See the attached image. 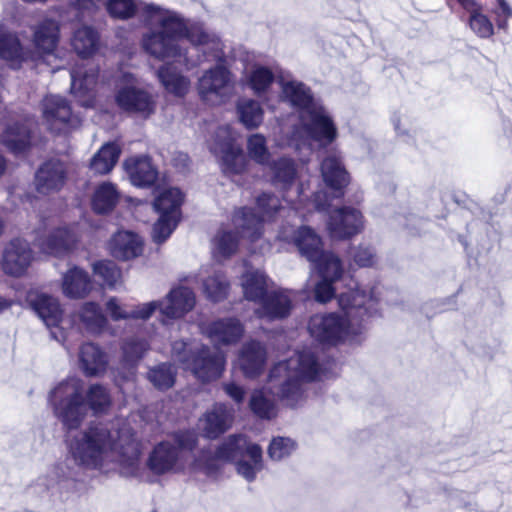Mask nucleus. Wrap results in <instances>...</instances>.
Segmentation results:
<instances>
[{"label": "nucleus", "instance_id": "32", "mask_svg": "<svg viewBox=\"0 0 512 512\" xmlns=\"http://www.w3.org/2000/svg\"><path fill=\"white\" fill-rule=\"evenodd\" d=\"M80 367L86 376H98L106 371V354L95 344L85 343L79 351Z\"/></svg>", "mask_w": 512, "mask_h": 512}, {"label": "nucleus", "instance_id": "47", "mask_svg": "<svg viewBox=\"0 0 512 512\" xmlns=\"http://www.w3.org/2000/svg\"><path fill=\"white\" fill-rule=\"evenodd\" d=\"M95 276L100 277L110 289H115L121 284V270L109 260L95 262L92 266Z\"/></svg>", "mask_w": 512, "mask_h": 512}, {"label": "nucleus", "instance_id": "51", "mask_svg": "<svg viewBox=\"0 0 512 512\" xmlns=\"http://www.w3.org/2000/svg\"><path fill=\"white\" fill-rule=\"evenodd\" d=\"M228 283L224 276L215 275L207 279L204 283V289L207 296L213 301H218L226 296Z\"/></svg>", "mask_w": 512, "mask_h": 512}, {"label": "nucleus", "instance_id": "12", "mask_svg": "<svg viewBox=\"0 0 512 512\" xmlns=\"http://www.w3.org/2000/svg\"><path fill=\"white\" fill-rule=\"evenodd\" d=\"M122 81L124 85L115 94V101L118 107L124 111L137 113L144 117L152 114L155 109V101L152 95L134 85L136 80L132 74H123Z\"/></svg>", "mask_w": 512, "mask_h": 512}, {"label": "nucleus", "instance_id": "34", "mask_svg": "<svg viewBox=\"0 0 512 512\" xmlns=\"http://www.w3.org/2000/svg\"><path fill=\"white\" fill-rule=\"evenodd\" d=\"M274 79L273 72L268 67L259 64L246 67L244 72L245 84L257 96H262L267 92Z\"/></svg>", "mask_w": 512, "mask_h": 512}, {"label": "nucleus", "instance_id": "20", "mask_svg": "<svg viewBox=\"0 0 512 512\" xmlns=\"http://www.w3.org/2000/svg\"><path fill=\"white\" fill-rule=\"evenodd\" d=\"M108 250L118 260H131L142 254L143 240L132 231L119 230L109 240Z\"/></svg>", "mask_w": 512, "mask_h": 512}, {"label": "nucleus", "instance_id": "26", "mask_svg": "<svg viewBox=\"0 0 512 512\" xmlns=\"http://www.w3.org/2000/svg\"><path fill=\"white\" fill-rule=\"evenodd\" d=\"M124 168L135 186H150L157 179V170L148 156H132L125 160Z\"/></svg>", "mask_w": 512, "mask_h": 512}, {"label": "nucleus", "instance_id": "59", "mask_svg": "<svg viewBox=\"0 0 512 512\" xmlns=\"http://www.w3.org/2000/svg\"><path fill=\"white\" fill-rule=\"evenodd\" d=\"M172 352L175 355H190L192 354L191 346L184 341H175L172 345Z\"/></svg>", "mask_w": 512, "mask_h": 512}, {"label": "nucleus", "instance_id": "2", "mask_svg": "<svg viewBox=\"0 0 512 512\" xmlns=\"http://www.w3.org/2000/svg\"><path fill=\"white\" fill-rule=\"evenodd\" d=\"M147 20L155 29L142 37V48L151 57L160 61H171L162 66L158 78L165 89L177 96L184 95L189 81L173 65L187 66L188 27L185 20L175 11L154 4L144 8Z\"/></svg>", "mask_w": 512, "mask_h": 512}, {"label": "nucleus", "instance_id": "4", "mask_svg": "<svg viewBox=\"0 0 512 512\" xmlns=\"http://www.w3.org/2000/svg\"><path fill=\"white\" fill-rule=\"evenodd\" d=\"M341 315H314L309 332L316 340L328 344H360L365 339V320L373 312L375 297L359 288L343 292L338 297Z\"/></svg>", "mask_w": 512, "mask_h": 512}, {"label": "nucleus", "instance_id": "28", "mask_svg": "<svg viewBox=\"0 0 512 512\" xmlns=\"http://www.w3.org/2000/svg\"><path fill=\"white\" fill-rule=\"evenodd\" d=\"M76 240L73 229L60 227L51 230L45 238H39L37 245L43 253L58 256L69 250Z\"/></svg>", "mask_w": 512, "mask_h": 512}, {"label": "nucleus", "instance_id": "45", "mask_svg": "<svg viewBox=\"0 0 512 512\" xmlns=\"http://www.w3.org/2000/svg\"><path fill=\"white\" fill-rule=\"evenodd\" d=\"M203 366L201 368H194V375L201 378L203 381H209L220 377L224 369V357L221 353H215L212 356L202 359ZM198 366V360L194 358V367Z\"/></svg>", "mask_w": 512, "mask_h": 512}, {"label": "nucleus", "instance_id": "21", "mask_svg": "<svg viewBox=\"0 0 512 512\" xmlns=\"http://www.w3.org/2000/svg\"><path fill=\"white\" fill-rule=\"evenodd\" d=\"M191 300V287L188 284H179L161 301V314L169 319L181 318L190 311Z\"/></svg>", "mask_w": 512, "mask_h": 512}, {"label": "nucleus", "instance_id": "13", "mask_svg": "<svg viewBox=\"0 0 512 512\" xmlns=\"http://www.w3.org/2000/svg\"><path fill=\"white\" fill-rule=\"evenodd\" d=\"M278 239L287 243H293L300 254L314 265H318L325 255H333L324 252L320 236L310 227L301 226L297 230L292 227H284L278 234Z\"/></svg>", "mask_w": 512, "mask_h": 512}, {"label": "nucleus", "instance_id": "15", "mask_svg": "<svg viewBox=\"0 0 512 512\" xmlns=\"http://www.w3.org/2000/svg\"><path fill=\"white\" fill-rule=\"evenodd\" d=\"M43 118L48 128L55 133H66L80 123L79 118L72 114L67 101L57 95L47 96L43 100Z\"/></svg>", "mask_w": 512, "mask_h": 512}, {"label": "nucleus", "instance_id": "58", "mask_svg": "<svg viewBox=\"0 0 512 512\" xmlns=\"http://www.w3.org/2000/svg\"><path fill=\"white\" fill-rule=\"evenodd\" d=\"M225 391L236 402H241L244 398V390L233 383L227 384L225 386Z\"/></svg>", "mask_w": 512, "mask_h": 512}, {"label": "nucleus", "instance_id": "50", "mask_svg": "<svg viewBox=\"0 0 512 512\" xmlns=\"http://www.w3.org/2000/svg\"><path fill=\"white\" fill-rule=\"evenodd\" d=\"M149 381L160 390H167L173 386L175 371L171 365L161 364L148 372Z\"/></svg>", "mask_w": 512, "mask_h": 512}, {"label": "nucleus", "instance_id": "16", "mask_svg": "<svg viewBox=\"0 0 512 512\" xmlns=\"http://www.w3.org/2000/svg\"><path fill=\"white\" fill-rule=\"evenodd\" d=\"M27 301L45 325L51 329V336L57 341H63L64 333L58 328L63 318V310L58 299L44 293L30 292Z\"/></svg>", "mask_w": 512, "mask_h": 512}, {"label": "nucleus", "instance_id": "10", "mask_svg": "<svg viewBox=\"0 0 512 512\" xmlns=\"http://www.w3.org/2000/svg\"><path fill=\"white\" fill-rule=\"evenodd\" d=\"M280 207L277 197L263 194L257 199V210L261 215H256L251 208L237 210L232 218L233 226L237 234L247 238L250 242H256L262 235L263 223L270 219Z\"/></svg>", "mask_w": 512, "mask_h": 512}, {"label": "nucleus", "instance_id": "37", "mask_svg": "<svg viewBox=\"0 0 512 512\" xmlns=\"http://www.w3.org/2000/svg\"><path fill=\"white\" fill-rule=\"evenodd\" d=\"M237 115L239 121L247 129L258 128L264 120V110L260 102L250 99L242 98L237 102L236 105Z\"/></svg>", "mask_w": 512, "mask_h": 512}, {"label": "nucleus", "instance_id": "61", "mask_svg": "<svg viewBox=\"0 0 512 512\" xmlns=\"http://www.w3.org/2000/svg\"><path fill=\"white\" fill-rule=\"evenodd\" d=\"M392 122L394 125V128L398 134H405L408 131V124L409 121L407 118H402L400 116L395 115L392 118Z\"/></svg>", "mask_w": 512, "mask_h": 512}, {"label": "nucleus", "instance_id": "24", "mask_svg": "<svg viewBox=\"0 0 512 512\" xmlns=\"http://www.w3.org/2000/svg\"><path fill=\"white\" fill-rule=\"evenodd\" d=\"M59 40V25L56 21L45 19L34 28L33 44L39 57L54 53Z\"/></svg>", "mask_w": 512, "mask_h": 512}, {"label": "nucleus", "instance_id": "62", "mask_svg": "<svg viewBox=\"0 0 512 512\" xmlns=\"http://www.w3.org/2000/svg\"><path fill=\"white\" fill-rule=\"evenodd\" d=\"M12 305V301L0 296V313L4 310L10 308Z\"/></svg>", "mask_w": 512, "mask_h": 512}, {"label": "nucleus", "instance_id": "40", "mask_svg": "<svg viewBox=\"0 0 512 512\" xmlns=\"http://www.w3.org/2000/svg\"><path fill=\"white\" fill-rule=\"evenodd\" d=\"M121 149L114 143H106L91 160V169L98 174L109 173L118 161Z\"/></svg>", "mask_w": 512, "mask_h": 512}, {"label": "nucleus", "instance_id": "56", "mask_svg": "<svg viewBox=\"0 0 512 512\" xmlns=\"http://www.w3.org/2000/svg\"><path fill=\"white\" fill-rule=\"evenodd\" d=\"M156 309L161 311V301H152L132 307L131 319L146 320L152 316Z\"/></svg>", "mask_w": 512, "mask_h": 512}, {"label": "nucleus", "instance_id": "52", "mask_svg": "<svg viewBox=\"0 0 512 512\" xmlns=\"http://www.w3.org/2000/svg\"><path fill=\"white\" fill-rule=\"evenodd\" d=\"M376 262V254L370 246L361 244L352 253V263L358 267H372Z\"/></svg>", "mask_w": 512, "mask_h": 512}, {"label": "nucleus", "instance_id": "55", "mask_svg": "<svg viewBox=\"0 0 512 512\" xmlns=\"http://www.w3.org/2000/svg\"><path fill=\"white\" fill-rule=\"evenodd\" d=\"M496 25L499 29L506 31L508 21L512 18V7L506 0H497V7L493 10Z\"/></svg>", "mask_w": 512, "mask_h": 512}, {"label": "nucleus", "instance_id": "23", "mask_svg": "<svg viewBox=\"0 0 512 512\" xmlns=\"http://www.w3.org/2000/svg\"><path fill=\"white\" fill-rule=\"evenodd\" d=\"M321 174L326 186L336 197L344 193V188L349 183V176L341 159L335 155H328L321 164Z\"/></svg>", "mask_w": 512, "mask_h": 512}, {"label": "nucleus", "instance_id": "48", "mask_svg": "<svg viewBox=\"0 0 512 512\" xmlns=\"http://www.w3.org/2000/svg\"><path fill=\"white\" fill-rule=\"evenodd\" d=\"M297 449V443L289 437H274L268 447V455L273 461H281L291 456Z\"/></svg>", "mask_w": 512, "mask_h": 512}, {"label": "nucleus", "instance_id": "25", "mask_svg": "<svg viewBox=\"0 0 512 512\" xmlns=\"http://www.w3.org/2000/svg\"><path fill=\"white\" fill-rule=\"evenodd\" d=\"M64 177L65 170L61 162H46L36 173V189L41 194H49L58 191L64 184Z\"/></svg>", "mask_w": 512, "mask_h": 512}, {"label": "nucleus", "instance_id": "3", "mask_svg": "<svg viewBox=\"0 0 512 512\" xmlns=\"http://www.w3.org/2000/svg\"><path fill=\"white\" fill-rule=\"evenodd\" d=\"M277 82L281 89L280 99L298 113V125H294L292 135L276 139L277 146H293L301 151L332 143L337 137L335 123L322 103L312 97L309 88L290 77L281 76Z\"/></svg>", "mask_w": 512, "mask_h": 512}, {"label": "nucleus", "instance_id": "5", "mask_svg": "<svg viewBox=\"0 0 512 512\" xmlns=\"http://www.w3.org/2000/svg\"><path fill=\"white\" fill-rule=\"evenodd\" d=\"M55 416L71 431L78 429L90 409L94 415L105 414L112 405L109 390L101 384H92L84 391L83 381L76 377L60 382L50 393Z\"/></svg>", "mask_w": 512, "mask_h": 512}, {"label": "nucleus", "instance_id": "44", "mask_svg": "<svg viewBox=\"0 0 512 512\" xmlns=\"http://www.w3.org/2000/svg\"><path fill=\"white\" fill-rule=\"evenodd\" d=\"M118 200L116 188L111 183H103L94 193L92 206L96 213L104 214L113 209Z\"/></svg>", "mask_w": 512, "mask_h": 512}, {"label": "nucleus", "instance_id": "9", "mask_svg": "<svg viewBox=\"0 0 512 512\" xmlns=\"http://www.w3.org/2000/svg\"><path fill=\"white\" fill-rule=\"evenodd\" d=\"M183 200L184 196L178 188H163L156 192L152 202L153 209L158 214L152 230L155 242L162 243L172 234L181 218Z\"/></svg>", "mask_w": 512, "mask_h": 512}, {"label": "nucleus", "instance_id": "29", "mask_svg": "<svg viewBox=\"0 0 512 512\" xmlns=\"http://www.w3.org/2000/svg\"><path fill=\"white\" fill-rule=\"evenodd\" d=\"M201 329L213 342L222 344L238 341L244 332L243 326L235 318L219 320L208 326H202Z\"/></svg>", "mask_w": 512, "mask_h": 512}, {"label": "nucleus", "instance_id": "18", "mask_svg": "<svg viewBox=\"0 0 512 512\" xmlns=\"http://www.w3.org/2000/svg\"><path fill=\"white\" fill-rule=\"evenodd\" d=\"M34 257L27 241L16 238L11 240L5 247L2 257V268L11 276L23 275Z\"/></svg>", "mask_w": 512, "mask_h": 512}, {"label": "nucleus", "instance_id": "36", "mask_svg": "<svg viewBox=\"0 0 512 512\" xmlns=\"http://www.w3.org/2000/svg\"><path fill=\"white\" fill-rule=\"evenodd\" d=\"M98 70L91 66L86 67L83 63L80 67L71 71V91L77 97L89 94L97 85Z\"/></svg>", "mask_w": 512, "mask_h": 512}, {"label": "nucleus", "instance_id": "39", "mask_svg": "<svg viewBox=\"0 0 512 512\" xmlns=\"http://www.w3.org/2000/svg\"><path fill=\"white\" fill-rule=\"evenodd\" d=\"M232 416L230 412L223 406H217L214 411L207 413L200 423L207 437H216L224 432L231 424Z\"/></svg>", "mask_w": 512, "mask_h": 512}, {"label": "nucleus", "instance_id": "7", "mask_svg": "<svg viewBox=\"0 0 512 512\" xmlns=\"http://www.w3.org/2000/svg\"><path fill=\"white\" fill-rule=\"evenodd\" d=\"M245 272L241 276V287L244 297L260 304L256 314L260 318L269 320L283 318L290 313L293 293L286 290H278L267 294V278L258 269H254L244 262Z\"/></svg>", "mask_w": 512, "mask_h": 512}, {"label": "nucleus", "instance_id": "42", "mask_svg": "<svg viewBox=\"0 0 512 512\" xmlns=\"http://www.w3.org/2000/svg\"><path fill=\"white\" fill-rule=\"evenodd\" d=\"M273 181L276 186L289 190L297 178V170L292 160L281 158L271 166Z\"/></svg>", "mask_w": 512, "mask_h": 512}, {"label": "nucleus", "instance_id": "57", "mask_svg": "<svg viewBox=\"0 0 512 512\" xmlns=\"http://www.w3.org/2000/svg\"><path fill=\"white\" fill-rule=\"evenodd\" d=\"M295 193L296 195L298 196L299 198V202L298 204L294 205L293 209L298 212V213H301V216L303 218H305V214L301 212V209L303 208H307L309 211H310V207H313L315 210H324L326 209V204L325 203H322L319 198H320V195L317 194L315 195V198L313 201H307V203H304V199H303V188L302 187H298L296 190H295Z\"/></svg>", "mask_w": 512, "mask_h": 512}, {"label": "nucleus", "instance_id": "60", "mask_svg": "<svg viewBox=\"0 0 512 512\" xmlns=\"http://www.w3.org/2000/svg\"><path fill=\"white\" fill-rule=\"evenodd\" d=\"M64 475V469L61 465L53 467L48 473V477L51 479L48 487L58 483L64 477Z\"/></svg>", "mask_w": 512, "mask_h": 512}, {"label": "nucleus", "instance_id": "22", "mask_svg": "<svg viewBox=\"0 0 512 512\" xmlns=\"http://www.w3.org/2000/svg\"><path fill=\"white\" fill-rule=\"evenodd\" d=\"M267 353L264 346L256 341L246 343L240 351L237 366L246 377H257L264 369Z\"/></svg>", "mask_w": 512, "mask_h": 512}, {"label": "nucleus", "instance_id": "19", "mask_svg": "<svg viewBox=\"0 0 512 512\" xmlns=\"http://www.w3.org/2000/svg\"><path fill=\"white\" fill-rule=\"evenodd\" d=\"M315 267L322 278L315 287V298L318 302L326 303L334 294L332 283L342 275L341 261L335 255H325Z\"/></svg>", "mask_w": 512, "mask_h": 512}, {"label": "nucleus", "instance_id": "63", "mask_svg": "<svg viewBox=\"0 0 512 512\" xmlns=\"http://www.w3.org/2000/svg\"><path fill=\"white\" fill-rule=\"evenodd\" d=\"M78 7L81 8V9H86V8H89V6H95L94 2L89 0V1H82V0H78V3H77Z\"/></svg>", "mask_w": 512, "mask_h": 512}, {"label": "nucleus", "instance_id": "1", "mask_svg": "<svg viewBox=\"0 0 512 512\" xmlns=\"http://www.w3.org/2000/svg\"><path fill=\"white\" fill-rule=\"evenodd\" d=\"M67 441L71 456L80 465L104 469L117 462L124 475H140V444L123 419L92 423L85 430L70 435Z\"/></svg>", "mask_w": 512, "mask_h": 512}, {"label": "nucleus", "instance_id": "30", "mask_svg": "<svg viewBox=\"0 0 512 512\" xmlns=\"http://www.w3.org/2000/svg\"><path fill=\"white\" fill-rule=\"evenodd\" d=\"M6 114L0 113V128H3L1 143L11 152L18 154L23 152L30 143V131L27 124L18 126V123L4 122Z\"/></svg>", "mask_w": 512, "mask_h": 512}, {"label": "nucleus", "instance_id": "35", "mask_svg": "<svg viewBox=\"0 0 512 512\" xmlns=\"http://www.w3.org/2000/svg\"><path fill=\"white\" fill-rule=\"evenodd\" d=\"M80 325L90 333H100L107 325V319L99 304L95 302L84 303L77 313Z\"/></svg>", "mask_w": 512, "mask_h": 512}, {"label": "nucleus", "instance_id": "64", "mask_svg": "<svg viewBox=\"0 0 512 512\" xmlns=\"http://www.w3.org/2000/svg\"><path fill=\"white\" fill-rule=\"evenodd\" d=\"M6 168V162L4 158L0 155V175H2Z\"/></svg>", "mask_w": 512, "mask_h": 512}, {"label": "nucleus", "instance_id": "33", "mask_svg": "<svg viewBox=\"0 0 512 512\" xmlns=\"http://www.w3.org/2000/svg\"><path fill=\"white\" fill-rule=\"evenodd\" d=\"M202 53L205 59L222 57L221 43L215 34L206 31L203 26L194 25V55Z\"/></svg>", "mask_w": 512, "mask_h": 512}, {"label": "nucleus", "instance_id": "53", "mask_svg": "<svg viewBox=\"0 0 512 512\" xmlns=\"http://www.w3.org/2000/svg\"><path fill=\"white\" fill-rule=\"evenodd\" d=\"M148 344L143 340L132 339L124 343L123 355L128 363H133L139 360L147 351Z\"/></svg>", "mask_w": 512, "mask_h": 512}, {"label": "nucleus", "instance_id": "43", "mask_svg": "<svg viewBox=\"0 0 512 512\" xmlns=\"http://www.w3.org/2000/svg\"><path fill=\"white\" fill-rule=\"evenodd\" d=\"M247 156L259 165H270L271 153L266 137L260 133L251 134L246 141Z\"/></svg>", "mask_w": 512, "mask_h": 512}, {"label": "nucleus", "instance_id": "49", "mask_svg": "<svg viewBox=\"0 0 512 512\" xmlns=\"http://www.w3.org/2000/svg\"><path fill=\"white\" fill-rule=\"evenodd\" d=\"M238 238L230 231H221L214 239L213 253L217 258H226L236 252Z\"/></svg>", "mask_w": 512, "mask_h": 512}, {"label": "nucleus", "instance_id": "14", "mask_svg": "<svg viewBox=\"0 0 512 512\" xmlns=\"http://www.w3.org/2000/svg\"><path fill=\"white\" fill-rule=\"evenodd\" d=\"M191 449L190 435H177L174 443L164 441L152 450L147 465L155 474L171 471L179 461L183 450Z\"/></svg>", "mask_w": 512, "mask_h": 512}, {"label": "nucleus", "instance_id": "54", "mask_svg": "<svg viewBox=\"0 0 512 512\" xmlns=\"http://www.w3.org/2000/svg\"><path fill=\"white\" fill-rule=\"evenodd\" d=\"M106 311L114 321L131 319L132 307L121 304L119 299L111 297L106 302Z\"/></svg>", "mask_w": 512, "mask_h": 512}, {"label": "nucleus", "instance_id": "11", "mask_svg": "<svg viewBox=\"0 0 512 512\" xmlns=\"http://www.w3.org/2000/svg\"><path fill=\"white\" fill-rule=\"evenodd\" d=\"M238 133L229 126L220 127L211 146L212 152L220 159L224 173L240 174L246 169L247 160L239 144Z\"/></svg>", "mask_w": 512, "mask_h": 512}, {"label": "nucleus", "instance_id": "17", "mask_svg": "<svg viewBox=\"0 0 512 512\" xmlns=\"http://www.w3.org/2000/svg\"><path fill=\"white\" fill-rule=\"evenodd\" d=\"M364 229L362 213L353 207L334 209L327 222V230L333 239H346Z\"/></svg>", "mask_w": 512, "mask_h": 512}, {"label": "nucleus", "instance_id": "6", "mask_svg": "<svg viewBox=\"0 0 512 512\" xmlns=\"http://www.w3.org/2000/svg\"><path fill=\"white\" fill-rule=\"evenodd\" d=\"M321 377V370L310 351L295 354L286 361L278 362L269 373L268 389L287 406L296 407L304 401L303 383Z\"/></svg>", "mask_w": 512, "mask_h": 512}, {"label": "nucleus", "instance_id": "8", "mask_svg": "<svg viewBox=\"0 0 512 512\" xmlns=\"http://www.w3.org/2000/svg\"><path fill=\"white\" fill-rule=\"evenodd\" d=\"M215 458L220 461H233L236 470L244 479L251 482L263 467L262 449L250 443L244 436H230L216 450Z\"/></svg>", "mask_w": 512, "mask_h": 512}, {"label": "nucleus", "instance_id": "46", "mask_svg": "<svg viewBox=\"0 0 512 512\" xmlns=\"http://www.w3.org/2000/svg\"><path fill=\"white\" fill-rule=\"evenodd\" d=\"M266 389L255 390L250 399L251 410L261 418H271L276 414L275 399L269 397Z\"/></svg>", "mask_w": 512, "mask_h": 512}, {"label": "nucleus", "instance_id": "38", "mask_svg": "<svg viewBox=\"0 0 512 512\" xmlns=\"http://www.w3.org/2000/svg\"><path fill=\"white\" fill-rule=\"evenodd\" d=\"M0 58L13 68L19 67L26 60L27 56L14 34L0 31Z\"/></svg>", "mask_w": 512, "mask_h": 512}, {"label": "nucleus", "instance_id": "27", "mask_svg": "<svg viewBox=\"0 0 512 512\" xmlns=\"http://www.w3.org/2000/svg\"><path fill=\"white\" fill-rule=\"evenodd\" d=\"M230 73L222 66L207 71L200 79L198 90L200 95L210 100L211 96H223L229 89Z\"/></svg>", "mask_w": 512, "mask_h": 512}, {"label": "nucleus", "instance_id": "41", "mask_svg": "<svg viewBox=\"0 0 512 512\" xmlns=\"http://www.w3.org/2000/svg\"><path fill=\"white\" fill-rule=\"evenodd\" d=\"M98 41L97 32L91 27L84 26L75 32L72 45L78 55L88 57L97 50Z\"/></svg>", "mask_w": 512, "mask_h": 512}, {"label": "nucleus", "instance_id": "31", "mask_svg": "<svg viewBox=\"0 0 512 512\" xmlns=\"http://www.w3.org/2000/svg\"><path fill=\"white\" fill-rule=\"evenodd\" d=\"M92 288L91 279L83 269L73 267L63 274L62 292L68 298H84L92 291Z\"/></svg>", "mask_w": 512, "mask_h": 512}]
</instances>
